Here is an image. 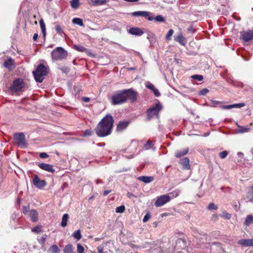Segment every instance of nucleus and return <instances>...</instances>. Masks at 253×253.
Returning <instances> with one entry per match:
<instances>
[{"label": "nucleus", "instance_id": "f257e3e1", "mask_svg": "<svg viewBox=\"0 0 253 253\" xmlns=\"http://www.w3.org/2000/svg\"><path fill=\"white\" fill-rule=\"evenodd\" d=\"M137 93L132 88L115 92L112 96L111 103L114 105L122 104L128 100L133 102L136 100Z\"/></svg>", "mask_w": 253, "mask_h": 253}, {"label": "nucleus", "instance_id": "f03ea898", "mask_svg": "<svg viewBox=\"0 0 253 253\" xmlns=\"http://www.w3.org/2000/svg\"><path fill=\"white\" fill-rule=\"evenodd\" d=\"M114 119L110 115H107L97 125L95 131L99 137L109 135L113 126Z\"/></svg>", "mask_w": 253, "mask_h": 253}, {"label": "nucleus", "instance_id": "7ed1b4c3", "mask_svg": "<svg viewBox=\"0 0 253 253\" xmlns=\"http://www.w3.org/2000/svg\"><path fill=\"white\" fill-rule=\"evenodd\" d=\"M33 73L36 81L42 83L48 73V69L42 64H40L37 67L36 70L33 71Z\"/></svg>", "mask_w": 253, "mask_h": 253}, {"label": "nucleus", "instance_id": "20e7f679", "mask_svg": "<svg viewBox=\"0 0 253 253\" xmlns=\"http://www.w3.org/2000/svg\"><path fill=\"white\" fill-rule=\"evenodd\" d=\"M67 55V52L61 47H56L51 52L52 59L55 60H61L65 59Z\"/></svg>", "mask_w": 253, "mask_h": 253}, {"label": "nucleus", "instance_id": "39448f33", "mask_svg": "<svg viewBox=\"0 0 253 253\" xmlns=\"http://www.w3.org/2000/svg\"><path fill=\"white\" fill-rule=\"evenodd\" d=\"M14 140L16 143L21 148L26 147L27 143L25 135L23 132L15 133L13 135Z\"/></svg>", "mask_w": 253, "mask_h": 253}, {"label": "nucleus", "instance_id": "423d86ee", "mask_svg": "<svg viewBox=\"0 0 253 253\" xmlns=\"http://www.w3.org/2000/svg\"><path fill=\"white\" fill-rule=\"evenodd\" d=\"M162 109V106L159 103L156 104L147 110V118L149 120L155 116H158L159 112Z\"/></svg>", "mask_w": 253, "mask_h": 253}, {"label": "nucleus", "instance_id": "0eeeda50", "mask_svg": "<svg viewBox=\"0 0 253 253\" xmlns=\"http://www.w3.org/2000/svg\"><path fill=\"white\" fill-rule=\"evenodd\" d=\"M24 86V83L23 81L20 79H18L13 81L12 85L10 87L12 91L19 92Z\"/></svg>", "mask_w": 253, "mask_h": 253}, {"label": "nucleus", "instance_id": "6e6552de", "mask_svg": "<svg viewBox=\"0 0 253 253\" xmlns=\"http://www.w3.org/2000/svg\"><path fill=\"white\" fill-rule=\"evenodd\" d=\"M170 200V197L169 194H166L158 197L155 203V205L157 207H161L169 202Z\"/></svg>", "mask_w": 253, "mask_h": 253}, {"label": "nucleus", "instance_id": "1a4fd4ad", "mask_svg": "<svg viewBox=\"0 0 253 253\" xmlns=\"http://www.w3.org/2000/svg\"><path fill=\"white\" fill-rule=\"evenodd\" d=\"M33 184L35 187L42 189L46 185V182L44 180H41L38 175L35 174L33 179Z\"/></svg>", "mask_w": 253, "mask_h": 253}, {"label": "nucleus", "instance_id": "9d476101", "mask_svg": "<svg viewBox=\"0 0 253 253\" xmlns=\"http://www.w3.org/2000/svg\"><path fill=\"white\" fill-rule=\"evenodd\" d=\"M133 16H141L145 18H147L149 21L153 20V17L151 16V13L146 11H135L132 13Z\"/></svg>", "mask_w": 253, "mask_h": 253}, {"label": "nucleus", "instance_id": "9b49d317", "mask_svg": "<svg viewBox=\"0 0 253 253\" xmlns=\"http://www.w3.org/2000/svg\"><path fill=\"white\" fill-rule=\"evenodd\" d=\"M240 34L241 39L244 42H249L253 39V31L252 30L242 31Z\"/></svg>", "mask_w": 253, "mask_h": 253}, {"label": "nucleus", "instance_id": "f8f14e48", "mask_svg": "<svg viewBox=\"0 0 253 253\" xmlns=\"http://www.w3.org/2000/svg\"><path fill=\"white\" fill-rule=\"evenodd\" d=\"M37 165L40 169L47 172L53 173L55 171V170L53 168V166L50 164L37 163Z\"/></svg>", "mask_w": 253, "mask_h": 253}, {"label": "nucleus", "instance_id": "ddd939ff", "mask_svg": "<svg viewBox=\"0 0 253 253\" xmlns=\"http://www.w3.org/2000/svg\"><path fill=\"white\" fill-rule=\"evenodd\" d=\"M237 243L243 247H253V238L240 240Z\"/></svg>", "mask_w": 253, "mask_h": 253}, {"label": "nucleus", "instance_id": "4468645a", "mask_svg": "<svg viewBox=\"0 0 253 253\" xmlns=\"http://www.w3.org/2000/svg\"><path fill=\"white\" fill-rule=\"evenodd\" d=\"M174 41L179 42L182 45H185L187 43L186 39L183 37L181 33H179L178 35L174 37Z\"/></svg>", "mask_w": 253, "mask_h": 253}, {"label": "nucleus", "instance_id": "2eb2a0df", "mask_svg": "<svg viewBox=\"0 0 253 253\" xmlns=\"http://www.w3.org/2000/svg\"><path fill=\"white\" fill-rule=\"evenodd\" d=\"M128 33L131 35L138 36H141L144 33L140 28L137 27H132L130 28L128 30Z\"/></svg>", "mask_w": 253, "mask_h": 253}, {"label": "nucleus", "instance_id": "dca6fc26", "mask_svg": "<svg viewBox=\"0 0 253 253\" xmlns=\"http://www.w3.org/2000/svg\"><path fill=\"white\" fill-rule=\"evenodd\" d=\"M245 104L243 103H238V104H234L232 105H221L220 106L221 108L224 110H228L234 108H241L245 106Z\"/></svg>", "mask_w": 253, "mask_h": 253}, {"label": "nucleus", "instance_id": "f3484780", "mask_svg": "<svg viewBox=\"0 0 253 253\" xmlns=\"http://www.w3.org/2000/svg\"><path fill=\"white\" fill-rule=\"evenodd\" d=\"M129 121H120L117 125V129L121 131L126 129L129 124Z\"/></svg>", "mask_w": 253, "mask_h": 253}, {"label": "nucleus", "instance_id": "a211bd4d", "mask_svg": "<svg viewBox=\"0 0 253 253\" xmlns=\"http://www.w3.org/2000/svg\"><path fill=\"white\" fill-rule=\"evenodd\" d=\"M29 216L31 217V220L33 222H36L38 220V213L35 210H32L29 212Z\"/></svg>", "mask_w": 253, "mask_h": 253}, {"label": "nucleus", "instance_id": "6ab92c4d", "mask_svg": "<svg viewBox=\"0 0 253 253\" xmlns=\"http://www.w3.org/2000/svg\"><path fill=\"white\" fill-rule=\"evenodd\" d=\"M3 66L6 68L11 70L14 68V61L11 58H10L7 60L4 61L3 63Z\"/></svg>", "mask_w": 253, "mask_h": 253}, {"label": "nucleus", "instance_id": "aec40b11", "mask_svg": "<svg viewBox=\"0 0 253 253\" xmlns=\"http://www.w3.org/2000/svg\"><path fill=\"white\" fill-rule=\"evenodd\" d=\"M181 164L183 169H189L190 168L189 159L187 157H184L181 160Z\"/></svg>", "mask_w": 253, "mask_h": 253}, {"label": "nucleus", "instance_id": "412c9836", "mask_svg": "<svg viewBox=\"0 0 253 253\" xmlns=\"http://www.w3.org/2000/svg\"><path fill=\"white\" fill-rule=\"evenodd\" d=\"M146 86L148 88L152 90L156 96L159 97V96H160V93L159 91V90L156 88H155L154 85L151 83H147V84H146Z\"/></svg>", "mask_w": 253, "mask_h": 253}, {"label": "nucleus", "instance_id": "4be33fe9", "mask_svg": "<svg viewBox=\"0 0 253 253\" xmlns=\"http://www.w3.org/2000/svg\"><path fill=\"white\" fill-rule=\"evenodd\" d=\"M189 151L188 148H185L181 150H177L175 152V156L176 158H180L187 154Z\"/></svg>", "mask_w": 253, "mask_h": 253}, {"label": "nucleus", "instance_id": "5701e85b", "mask_svg": "<svg viewBox=\"0 0 253 253\" xmlns=\"http://www.w3.org/2000/svg\"><path fill=\"white\" fill-rule=\"evenodd\" d=\"M138 179L145 183H149L154 180L152 176H141L138 177Z\"/></svg>", "mask_w": 253, "mask_h": 253}, {"label": "nucleus", "instance_id": "b1692460", "mask_svg": "<svg viewBox=\"0 0 253 253\" xmlns=\"http://www.w3.org/2000/svg\"><path fill=\"white\" fill-rule=\"evenodd\" d=\"M74 48L78 51L85 52L87 54H88L89 53L87 49H86L84 46L80 44L75 45L74 46Z\"/></svg>", "mask_w": 253, "mask_h": 253}, {"label": "nucleus", "instance_id": "393cba45", "mask_svg": "<svg viewBox=\"0 0 253 253\" xmlns=\"http://www.w3.org/2000/svg\"><path fill=\"white\" fill-rule=\"evenodd\" d=\"M69 219V215L67 213H65L63 215L62 218V221L61 222V226L62 227H65L67 225V222Z\"/></svg>", "mask_w": 253, "mask_h": 253}, {"label": "nucleus", "instance_id": "a878e982", "mask_svg": "<svg viewBox=\"0 0 253 253\" xmlns=\"http://www.w3.org/2000/svg\"><path fill=\"white\" fill-rule=\"evenodd\" d=\"M253 223V215L249 214L247 216L246 218L244 221V224L246 226H249Z\"/></svg>", "mask_w": 253, "mask_h": 253}, {"label": "nucleus", "instance_id": "bb28decb", "mask_svg": "<svg viewBox=\"0 0 253 253\" xmlns=\"http://www.w3.org/2000/svg\"><path fill=\"white\" fill-rule=\"evenodd\" d=\"M72 23L74 24L78 25L82 27H84L83 20L79 18H75L72 20Z\"/></svg>", "mask_w": 253, "mask_h": 253}, {"label": "nucleus", "instance_id": "cd10ccee", "mask_svg": "<svg viewBox=\"0 0 253 253\" xmlns=\"http://www.w3.org/2000/svg\"><path fill=\"white\" fill-rule=\"evenodd\" d=\"M63 252L64 253H73L72 245H67L63 249Z\"/></svg>", "mask_w": 253, "mask_h": 253}, {"label": "nucleus", "instance_id": "c85d7f7f", "mask_svg": "<svg viewBox=\"0 0 253 253\" xmlns=\"http://www.w3.org/2000/svg\"><path fill=\"white\" fill-rule=\"evenodd\" d=\"M40 25L41 26V30L43 35V36L44 37H45L46 35V29H45V25L44 23V21L43 19H41L40 21Z\"/></svg>", "mask_w": 253, "mask_h": 253}, {"label": "nucleus", "instance_id": "c756f323", "mask_svg": "<svg viewBox=\"0 0 253 253\" xmlns=\"http://www.w3.org/2000/svg\"><path fill=\"white\" fill-rule=\"evenodd\" d=\"M70 4L73 9H77L80 5L79 0H72L70 1Z\"/></svg>", "mask_w": 253, "mask_h": 253}, {"label": "nucleus", "instance_id": "7c9ffc66", "mask_svg": "<svg viewBox=\"0 0 253 253\" xmlns=\"http://www.w3.org/2000/svg\"><path fill=\"white\" fill-rule=\"evenodd\" d=\"M107 2L106 0H91L92 4L93 5H103Z\"/></svg>", "mask_w": 253, "mask_h": 253}, {"label": "nucleus", "instance_id": "2f4dec72", "mask_svg": "<svg viewBox=\"0 0 253 253\" xmlns=\"http://www.w3.org/2000/svg\"><path fill=\"white\" fill-rule=\"evenodd\" d=\"M49 251L51 253H59V248L56 245L51 246L49 249Z\"/></svg>", "mask_w": 253, "mask_h": 253}, {"label": "nucleus", "instance_id": "473e14b6", "mask_svg": "<svg viewBox=\"0 0 253 253\" xmlns=\"http://www.w3.org/2000/svg\"><path fill=\"white\" fill-rule=\"evenodd\" d=\"M180 193H181L180 190L176 189V190L172 191V192L169 193V195H170L171 196L170 198H175V197H177L180 194Z\"/></svg>", "mask_w": 253, "mask_h": 253}, {"label": "nucleus", "instance_id": "72a5a7b5", "mask_svg": "<svg viewBox=\"0 0 253 253\" xmlns=\"http://www.w3.org/2000/svg\"><path fill=\"white\" fill-rule=\"evenodd\" d=\"M73 236L75 238L77 239L78 240H79L82 238V235L80 232V230H78L74 232L73 234Z\"/></svg>", "mask_w": 253, "mask_h": 253}, {"label": "nucleus", "instance_id": "f704fd0d", "mask_svg": "<svg viewBox=\"0 0 253 253\" xmlns=\"http://www.w3.org/2000/svg\"><path fill=\"white\" fill-rule=\"evenodd\" d=\"M42 231V226L37 225L32 229V232L35 233H39Z\"/></svg>", "mask_w": 253, "mask_h": 253}, {"label": "nucleus", "instance_id": "c9c22d12", "mask_svg": "<svg viewBox=\"0 0 253 253\" xmlns=\"http://www.w3.org/2000/svg\"><path fill=\"white\" fill-rule=\"evenodd\" d=\"M248 198L249 199V201L253 203V187H252L250 191L249 192Z\"/></svg>", "mask_w": 253, "mask_h": 253}, {"label": "nucleus", "instance_id": "e433bc0d", "mask_svg": "<svg viewBox=\"0 0 253 253\" xmlns=\"http://www.w3.org/2000/svg\"><path fill=\"white\" fill-rule=\"evenodd\" d=\"M173 33H174V31L172 29L169 30V31H168V32L166 36V39L168 41L171 40V37L172 35H173Z\"/></svg>", "mask_w": 253, "mask_h": 253}, {"label": "nucleus", "instance_id": "4c0bfd02", "mask_svg": "<svg viewBox=\"0 0 253 253\" xmlns=\"http://www.w3.org/2000/svg\"><path fill=\"white\" fill-rule=\"evenodd\" d=\"M47 237V236L45 234L43 235L42 237L38 239L39 243L41 244H44Z\"/></svg>", "mask_w": 253, "mask_h": 253}, {"label": "nucleus", "instance_id": "58836bf2", "mask_svg": "<svg viewBox=\"0 0 253 253\" xmlns=\"http://www.w3.org/2000/svg\"><path fill=\"white\" fill-rule=\"evenodd\" d=\"M221 216L223 218L226 219H229L231 217V215L226 211H223Z\"/></svg>", "mask_w": 253, "mask_h": 253}, {"label": "nucleus", "instance_id": "ea45409f", "mask_svg": "<svg viewBox=\"0 0 253 253\" xmlns=\"http://www.w3.org/2000/svg\"><path fill=\"white\" fill-rule=\"evenodd\" d=\"M191 78L198 81H202L203 80V76L200 75H194L191 76Z\"/></svg>", "mask_w": 253, "mask_h": 253}, {"label": "nucleus", "instance_id": "a19ab883", "mask_svg": "<svg viewBox=\"0 0 253 253\" xmlns=\"http://www.w3.org/2000/svg\"><path fill=\"white\" fill-rule=\"evenodd\" d=\"M153 20H155V21L158 22H164L165 21L164 17L160 15H158L155 17H153Z\"/></svg>", "mask_w": 253, "mask_h": 253}, {"label": "nucleus", "instance_id": "79ce46f5", "mask_svg": "<svg viewBox=\"0 0 253 253\" xmlns=\"http://www.w3.org/2000/svg\"><path fill=\"white\" fill-rule=\"evenodd\" d=\"M125 207L124 206H121L119 207H118L116 209V212L117 213H122L125 211Z\"/></svg>", "mask_w": 253, "mask_h": 253}, {"label": "nucleus", "instance_id": "37998d69", "mask_svg": "<svg viewBox=\"0 0 253 253\" xmlns=\"http://www.w3.org/2000/svg\"><path fill=\"white\" fill-rule=\"evenodd\" d=\"M218 208L217 206L213 203H210L208 207V209L209 210H216Z\"/></svg>", "mask_w": 253, "mask_h": 253}, {"label": "nucleus", "instance_id": "c03bdc74", "mask_svg": "<svg viewBox=\"0 0 253 253\" xmlns=\"http://www.w3.org/2000/svg\"><path fill=\"white\" fill-rule=\"evenodd\" d=\"M84 248L80 244H77V253H84Z\"/></svg>", "mask_w": 253, "mask_h": 253}, {"label": "nucleus", "instance_id": "a18cd8bd", "mask_svg": "<svg viewBox=\"0 0 253 253\" xmlns=\"http://www.w3.org/2000/svg\"><path fill=\"white\" fill-rule=\"evenodd\" d=\"M228 154V152L226 151H223L219 153V157L221 159L225 158Z\"/></svg>", "mask_w": 253, "mask_h": 253}, {"label": "nucleus", "instance_id": "49530a36", "mask_svg": "<svg viewBox=\"0 0 253 253\" xmlns=\"http://www.w3.org/2000/svg\"><path fill=\"white\" fill-rule=\"evenodd\" d=\"M55 30H56V31L57 32V33L59 34L60 35H61L62 34H64V32H63L62 28H61V27L59 25L56 26Z\"/></svg>", "mask_w": 253, "mask_h": 253}, {"label": "nucleus", "instance_id": "de8ad7c7", "mask_svg": "<svg viewBox=\"0 0 253 253\" xmlns=\"http://www.w3.org/2000/svg\"><path fill=\"white\" fill-rule=\"evenodd\" d=\"M211 106L212 107H216L217 105L220 104L221 102L219 101L211 100Z\"/></svg>", "mask_w": 253, "mask_h": 253}, {"label": "nucleus", "instance_id": "09e8293b", "mask_svg": "<svg viewBox=\"0 0 253 253\" xmlns=\"http://www.w3.org/2000/svg\"><path fill=\"white\" fill-rule=\"evenodd\" d=\"M152 145V142L150 140H148L147 142L144 144V148L146 150H148L150 149L151 146Z\"/></svg>", "mask_w": 253, "mask_h": 253}, {"label": "nucleus", "instance_id": "8fccbe9b", "mask_svg": "<svg viewBox=\"0 0 253 253\" xmlns=\"http://www.w3.org/2000/svg\"><path fill=\"white\" fill-rule=\"evenodd\" d=\"M151 215L149 214V212H147L146 215L144 216L143 219V222H147L150 218Z\"/></svg>", "mask_w": 253, "mask_h": 253}, {"label": "nucleus", "instance_id": "3c124183", "mask_svg": "<svg viewBox=\"0 0 253 253\" xmlns=\"http://www.w3.org/2000/svg\"><path fill=\"white\" fill-rule=\"evenodd\" d=\"M40 157L42 159H45L48 157V155L45 152H42L40 154Z\"/></svg>", "mask_w": 253, "mask_h": 253}, {"label": "nucleus", "instance_id": "603ef678", "mask_svg": "<svg viewBox=\"0 0 253 253\" xmlns=\"http://www.w3.org/2000/svg\"><path fill=\"white\" fill-rule=\"evenodd\" d=\"M209 92V90L207 88H204L200 90L199 94L200 95H204Z\"/></svg>", "mask_w": 253, "mask_h": 253}, {"label": "nucleus", "instance_id": "864d4df0", "mask_svg": "<svg viewBox=\"0 0 253 253\" xmlns=\"http://www.w3.org/2000/svg\"><path fill=\"white\" fill-rule=\"evenodd\" d=\"M187 32L189 33H194L195 32V30L194 29L193 26H191L187 29Z\"/></svg>", "mask_w": 253, "mask_h": 253}, {"label": "nucleus", "instance_id": "5fc2aeb1", "mask_svg": "<svg viewBox=\"0 0 253 253\" xmlns=\"http://www.w3.org/2000/svg\"><path fill=\"white\" fill-rule=\"evenodd\" d=\"M28 212V208L26 207V206H24L23 207V212L25 214H27Z\"/></svg>", "mask_w": 253, "mask_h": 253}, {"label": "nucleus", "instance_id": "6e6d98bb", "mask_svg": "<svg viewBox=\"0 0 253 253\" xmlns=\"http://www.w3.org/2000/svg\"><path fill=\"white\" fill-rule=\"evenodd\" d=\"M82 100L85 102H88L90 101V98L86 97H84L82 98Z\"/></svg>", "mask_w": 253, "mask_h": 253}, {"label": "nucleus", "instance_id": "4d7b16f0", "mask_svg": "<svg viewBox=\"0 0 253 253\" xmlns=\"http://www.w3.org/2000/svg\"><path fill=\"white\" fill-rule=\"evenodd\" d=\"M111 192V190H105L103 192V195L104 196H107L108 194H109Z\"/></svg>", "mask_w": 253, "mask_h": 253}, {"label": "nucleus", "instance_id": "13d9d810", "mask_svg": "<svg viewBox=\"0 0 253 253\" xmlns=\"http://www.w3.org/2000/svg\"><path fill=\"white\" fill-rule=\"evenodd\" d=\"M91 131L90 130H86L85 132H84V135H91Z\"/></svg>", "mask_w": 253, "mask_h": 253}, {"label": "nucleus", "instance_id": "bf43d9fd", "mask_svg": "<svg viewBox=\"0 0 253 253\" xmlns=\"http://www.w3.org/2000/svg\"><path fill=\"white\" fill-rule=\"evenodd\" d=\"M127 196L128 198L131 199L132 197H134V195L130 192H128L127 194Z\"/></svg>", "mask_w": 253, "mask_h": 253}, {"label": "nucleus", "instance_id": "052dcab7", "mask_svg": "<svg viewBox=\"0 0 253 253\" xmlns=\"http://www.w3.org/2000/svg\"><path fill=\"white\" fill-rule=\"evenodd\" d=\"M38 34H37V33H35L34 34V36H33V40L34 41H36L38 39Z\"/></svg>", "mask_w": 253, "mask_h": 253}, {"label": "nucleus", "instance_id": "680f3d73", "mask_svg": "<svg viewBox=\"0 0 253 253\" xmlns=\"http://www.w3.org/2000/svg\"><path fill=\"white\" fill-rule=\"evenodd\" d=\"M97 250H98V252L99 253H103V249L102 248L98 247Z\"/></svg>", "mask_w": 253, "mask_h": 253}, {"label": "nucleus", "instance_id": "e2e57ef3", "mask_svg": "<svg viewBox=\"0 0 253 253\" xmlns=\"http://www.w3.org/2000/svg\"><path fill=\"white\" fill-rule=\"evenodd\" d=\"M95 182L96 184H98L99 183H102V181L99 179H96Z\"/></svg>", "mask_w": 253, "mask_h": 253}, {"label": "nucleus", "instance_id": "0e129e2a", "mask_svg": "<svg viewBox=\"0 0 253 253\" xmlns=\"http://www.w3.org/2000/svg\"><path fill=\"white\" fill-rule=\"evenodd\" d=\"M125 0L127 2H136V1H138V0Z\"/></svg>", "mask_w": 253, "mask_h": 253}, {"label": "nucleus", "instance_id": "69168bd1", "mask_svg": "<svg viewBox=\"0 0 253 253\" xmlns=\"http://www.w3.org/2000/svg\"><path fill=\"white\" fill-rule=\"evenodd\" d=\"M238 155H239V156L243 155V153H241V152H238Z\"/></svg>", "mask_w": 253, "mask_h": 253}, {"label": "nucleus", "instance_id": "338daca9", "mask_svg": "<svg viewBox=\"0 0 253 253\" xmlns=\"http://www.w3.org/2000/svg\"><path fill=\"white\" fill-rule=\"evenodd\" d=\"M209 135V133L206 134L205 136H208Z\"/></svg>", "mask_w": 253, "mask_h": 253}, {"label": "nucleus", "instance_id": "774afa93", "mask_svg": "<svg viewBox=\"0 0 253 253\" xmlns=\"http://www.w3.org/2000/svg\"><path fill=\"white\" fill-rule=\"evenodd\" d=\"M252 154L253 155V149L252 150Z\"/></svg>", "mask_w": 253, "mask_h": 253}]
</instances>
